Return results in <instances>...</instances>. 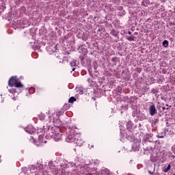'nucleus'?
Segmentation results:
<instances>
[{
	"label": "nucleus",
	"instance_id": "nucleus-1",
	"mask_svg": "<svg viewBox=\"0 0 175 175\" xmlns=\"http://www.w3.org/2000/svg\"><path fill=\"white\" fill-rule=\"evenodd\" d=\"M8 85L9 87H16V88H23L24 87V85L18 81L16 77H12L10 79Z\"/></svg>",
	"mask_w": 175,
	"mask_h": 175
},
{
	"label": "nucleus",
	"instance_id": "nucleus-3",
	"mask_svg": "<svg viewBox=\"0 0 175 175\" xmlns=\"http://www.w3.org/2000/svg\"><path fill=\"white\" fill-rule=\"evenodd\" d=\"M67 140L69 143H72V142H76V138L73 135H68L67 137Z\"/></svg>",
	"mask_w": 175,
	"mask_h": 175
},
{
	"label": "nucleus",
	"instance_id": "nucleus-17",
	"mask_svg": "<svg viewBox=\"0 0 175 175\" xmlns=\"http://www.w3.org/2000/svg\"><path fill=\"white\" fill-rule=\"evenodd\" d=\"M174 175H175V174Z\"/></svg>",
	"mask_w": 175,
	"mask_h": 175
},
{
	"label": "nucleus",
	"instance_id": "nucleus-13",
	"mask_svg": "<svg viewBox=\"0 0 175 175\" xmlns=\"http://www.w3.org/2000/svg\"><path fill=\"white\" fill-rule=\"evenodd\" d=\"M75 69H76V68H72V72H75Z\"/></svg>",
	"mask_w": 175,
	"mask_h": 175
},
{
	"label": "nucleus",
	"instance_id": "nucleus-2",
	"mask_svg": "<svg viewBox=\"0 0 175 175\" xmlns=\"http://www.w3.org/2000/svg\"><path fill=\"white\" fill-rule=\"evenodd\" d=\"M149 111L150 116H154V114H157V108H155L154 105H152L149 107Z\"/></svg>",
	"mask_w": 175,
	"mask_h": 175
},
{
	"label": "nucleus",
	"instance_id": "nucleus-5",
	"mask_svg": "<svg viewBox=\"0 0 175 175\" xmlns=\"http://www.w3.org/2000/svg\"><path fill=\"white\" fill-rule=\"evenodd\" d=\"M73 102H76V98L70 97L68 100V103H73Z\"/></svg>",
	"mask_w": 175,
	"mask_h": 175
},
{
	"label": "nucleus",
	"instance_id": "nucleus-12",
	"mask_svg": "<svg viewBox=\"0 0 175 175\" xmlns=\"http://www.w3.org/2000/svg\"><path fill=\"white\" fill-rule=\"evenodd\" d=\"M129 35H132V32L128 31Z\"/></svg>",
	"mask_w": 175,
	"mask_h": 175
},
{
	"label": "nucleus",
	"instance_id": "nucleus-10",
	"mask_svg": "<svg viewBox=\"0 0 175 175\" xmlns=\"http://www.w3.org/2000/svg\"><path fill=\"white\" fill-rule=\"evenodd\" d=\"M165 135H166V133H163L161 135H157V137H159L160 139H163V137H165Z\"/></svg>",
	"mask_w": 175,
	"mask_h": 175
},
{
	"label": "nucleus",
	"instance_id": "nucleus-7",
	"mask_svg": "<svg viewBox=\"0 0 175 175\" xmlns=\"http://www.w3.org/2000/svg\"><path fill=\"white\" fill-rule=\"evenodd\" d=\"M170 167H171L170 164H169L167 167H165V168L164 167V169H163L164 173H167V172L169 170H170Z\"/></svg>",
	"mask_w": 175,
	"mask_h": 175
},
{
	"label": "nucleus",
	"instance_id": "nucleus-14",
	"mask_svg": "<svg viewBox=\"0 0 175 175\" xmlns=\"http://www.w3.org/2000/svg\"><path fill=\"white\" fill-rule=\"evenodd\" d=\"M166 109V108L165 107H163V110H165Z\"/></svg>",
	"mask_w": 175,
	"mask_h": 175
},
{
	"label": "nucleus",
	"instance_id": "nucleus-8",
	"mask_svg": "<svg viewBox=\"0 0 175 175\" xmlns=\"http://www.w3.org/2000/svg\"><path fill=\"white\" fill-rule=\"evenodd\" d=\"M77 61L76 60H72L70 62V66L73 67V66H76L77 65Z\"/></svg>",
	"mask_w": 175,
	"mask_h": 175
},
{
	"label": "nucleus",
	"instance_id": "nucleus-16",
	"mask_svg": "<svg viewBox=\"0 0 175 175\" xmlns=\"http://www.w3.org/2000/svg\"><path fill=\"white\" fill-rule=\"evenodd\" d=\"M166 106H169V105L167 104Z\"/></svg>",
	"mask_w": 175,
	"mask_h": 175
},
{
	"label": "nucleus",
	"instance_id": "nucleus-6",
	"mask_svg": "<svg viewBox=\"0 0 175 175\" xmlns=\"http://www.w3.org/2000/svg\"><path fill=\"white\" fill-rule=\"evenodd\" d=\"M127 40H129V42H132L133 40H135V36H128L126 38Z\"/></svg>",
	"mask_w": 175,
	"mask_h": 175
},
{
	"label": "nucleus",
	"instance_id": "nucleus-11",
	"mask_svg": "<svg viewBox=\"0 0 175 175\" xmlns=\"http://www.w3.org/2000/svg\"><path fill=\"white\" fill-rule=\"evenodd\" d=\"M149 174H154V173L151 172V171H148Z\"/></svg>",
	"mask_w": 175,
	"mask_h": 175
},
{
	"label": "nucleus",
	"instance_id": "nucleus-4",
	"mask_svg": "<svg viewBox=\"0 0 175 175\" xmlns=\"http://www.w3.org/2000/svg\"><path fill=\"white\" fill-rule=\"evenodd\" d=\"M75 142L77 143V146H83V143H84V142L81 139H75Z\"/></svg>",
	"mask_w": 175,
	"mask_h": 175
},
{
	"label": "nucleus",
	"instance_id": "nucleus-15",
	"mask_svg": "<svg viewBox=\"0 0 175 175\" xmlns=\"http://www.w3.org/2000/svg\"><path fill=\"white\" fill-rule=\"evenodd\" d=\"M39 137L42 139V136H39Z\"/></svg>",
	"mask_w": 175,
	"mask_h": 175
},
{
	"label": "nucleus",
	"instance_id": "nucleus-9",
	"mask_svg": "<svg viewBox=\"0 0 175 175\" xmlns=\"http://www.w3.org/2000/svg\"><path fill=\"white\" fill-rule=\"evenodd\" d=\"M163 46L164 47H167V46H169V42H167V40H164V41L163 42Z\"/></svg>",
	"mask_w": 175,
	"mask_h": 175
}]
</instances>
